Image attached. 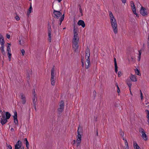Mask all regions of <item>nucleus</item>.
Returning a JSON list of instances; mask_svg holds the SVG:
<instances>
[{
    "label": "nucleus",
    "instance_id": "obj_33",
    "mask_svg": "<svg viewBox=\"0 0 149 149\" xmlns=\"http://www.w3.org/2000/svg\"><path fill=\"white\" fill-rule=\"evenodd\" d=\"M135 71L137 75L140 76L141 75V74L140 73L139 71L136 68L135 69Z\"/></svg>",
    "mask_w": 149,
    "mask_h": 149
},
{
    "label": "nucleus",
    "instance_id": "obj_50",
    "mask_svg": "<svg viewBox=\"0 0 149 149\" xmlns=\"http://www.w3.org/2000/svg\"><path fill=\"white\" fill-rule=\"evenodd\" d=\"M6 37L8 39H9L10 38V36L8 34H6Z\"/></svg>",
    "mask_w": 149,
    "mask_h": 149
},
{
    "label": "nucleus",
    "instance_id": "obj_25",
    "mask_svg": "<svg viewBox=\"0 0 149 149\" xmlns=\"http://www.w3.org/2000/svg\"><path fill=\"white\" fill-rule=\"evenodd\" d=\"M6 118L8 120L10 118L11 115L10 113L8 112H6Z\"/></svg>",
    "mask_w": 149,
    "mask_h": 149
},
{
    "label": "nucleus",
    "instance_id": "obj_52",
    "mask_svg": "<svg viewBox=\"0 0 149 149\" xmlns=\"http://www.w3.org/2000/svg\"><path fill=\"white\" fill-rule=\"evenodd\" d=\"M15 149H19L21 148H19V147L17 146H15Z\"/></svg>",
    "mask_w": 149,
    "mask_h": 149
},
{
    "label": "nucleus",
    "instance_id": "obj_11",
    "mask_svg": "<svg viewBox=\"0 0 149 149\" xmlns=\"http://www.w3.org/2000/svg\"><path fill=\"white\" fill-rule=\"evenodd\" d=\"M14 115L13 116L14 119V122L16 125L18 124L17 119V114L16 112H14Z\"/></svg>",
    "mask_w": 149,
    "mask_h": 149
},
{
    "label": "nucleus",
    "instance_id": "obj_19",
    "mask_svg": "<svg viewBox=\"0 0 149 149\" xmlns=\"http://www.w3.org/2000/svg\"><path fill=\"white\" fill-rule=\"evenodd\" d=\"M130 78L131 81H137L135 76L133 75H131Z\"/></svg>",
    "mask_w": 149,
    "mask_h": 149
},
{
    "label": "nucleus",
    "instance_id": "obj_18",
    "mask_svg": "<svg viewBox=\"0 0 149 149\" xmlns=\"http://www.w3.org/2000/svg\"><path fill=\"white\" fill-rule=\"evenodd\" d=\"M114 65L115 68V72L117 73L118 72V66L117 65L116 59L115 58H114Z\"/></svg>",
    "mask_w": 149,
    "mask_h": 149
},
{
    "label": "nucleus",
    "instance_id": "obj_51",
    "mask_svg": "<svg viewBox=\"0 0 149 149\" xmlns=\"http://www.w3.org/2000/svg\"><path fill=\"white\" fill-rule=\"evenodd\" d=\"M95 133L96 134V135L97 136H98V129H96L95 131Z\"/></svg>",
    "mask_w": 149,
    "mask_h": 149
},
{
    "label": "nucleus",
    "instance_id": "obj_47",
    "mask_svg": "<svg viewBox=\"0 0 149 149\" xmlns=\"http://www.w3.org/2000/svg\"><path fill=\"white\" fill-rule=\"evenodd\" d=\"M125 143L126 146H128V143L126 140H125Z\"/></svg>",
    "mask_w": 149,
    "mask_h": 149
},
{
    "label": "nucleus",
    "instance_id": "obj_24",
    "mask_svg": "<svg viewBox=\"0 0 149 149\" xmlns=\"http://www.w3.org/2000/svg\"><path fill=\"white\" fill-rule=\"evenodd\" d=\"M32 10V8L31 6V3L30 6L28 10V11H27V15H29V14L31 13V10Z\"/></svg>",
    "mask_w": 149,
    "mask_h": 149
},
{
    "label": "nucleus",
    "instance_id": "obj_8",
    "mask_svg": "<svg viewBox=\"0 0 149 149\" xmlns=\"http://www.w3.org/2000/svg\"><path fill=\"white\" fill-rule=\"evenodd\" d=\"M78 42H73L72 47L74 51L75 52H77L78 50Z\"/></svg>",
    "mask_w": 149,
    "mask_h": 149
},
{
    "label": "nucleus",
    "instance_id": "obj_34",
    "mask_svg": "<svg viewBox=\"0 0 149 149\" xmlns=\"http://www.w3.org/2000/svg\"><path fill=\"white\" fill-rule=\"evenodd\" d=\"M120 135L121 136H123L124 135V133L121 130V129H120V133H119Z\"/></svg>",
    "mask_w": 149,
    "mask_h": 149
},
{
    "label": "nucleus",
    "instance_id": "obj_61",
    "mask_svg": "<svg viewBox=\"0 0 149 149\" xmlns=\"http://www.w3.org/2000/svg\"><path fill=\"white\" fill-rule=\"evenodd\" d=\"M93 93H94V94H95H95H96V92L95 90L93 91Z\"/></svg>",
    "mask_w": 149,
    "mask_h": 149
},
{
    "label": "nucleus",
    "instance_id": "obj_2",
    "mask_svg": "<svg viewBox=\"0 0 149 149\" xmlns=\"http://www.w3.org/2000/svg\"><path fill=\"white\" fill-rule=\"evenodd\" d=\"M82 130L81 128H80L79 127H78V129L77 131V138L76 142L77 143V147H78L80 145V143L81 142V135L80 133H82Z\"/></svg>",
    "mask_w": 149,
    "mask_h": 149
},
{
    "label": "nucleus",
    "instance_id": "obj_10",
    "mask_svg": "<svg viewBox=\"0 0 149 149\" xmlns=\"http://www.w3.org/2000/svg\"><path fill=\"white\" fill-rule=\"evenodd\" d=\"M22 100V102L23 104H24L26 102V97L22 93H21L19 95Z\"/></svg>",
    "mask_w": 149,
    "mask_h": 149
},
{
    "label": "nucleus",
    "instance_id": "obj_37",
    "mask_svg": "<svg viewBox=\"0 0 149 149\" xmlns=\"http://www.w3.org/2000/svg\"><path fill=\"white\" fill-rule=\"evenodd\" d=\"M6 146L7 147V149H12V147L11 146L8 145L7 143L6 144Z\"/></svg>",
    "mask_w": 149,
    "mask_h": 149
},
{
    "label": "nucleus",
    "instance_id": "obj_59",
    "mask_svg": "<svg viewBox=\"0 0 149 149\" xmlns=\"http://www.w3.org/2000/svg\"><path fill=\"white\" fill-rule=\"evenodd\" d=\"M126 147L125 148V149H129L128 146H126Z\"/></svg>",
    "mask_w": 149,
    "mask_h": 149
},
{
    "label": "nucleus",
    "instance_id": "obj_26",
    "mask_svg": "<svg viewBox=\"0 0 149 149\" xmlns=\"http://www.w3.org/2000/svg\"><path fill=\"white\" fill-rule=\"evenodd\" d=\"M8 45L7 46V51L8 52V53H9L10 52H11V50H10V44L8 43Z\"/></svg>",
    "mask_w": 149,
    "mask_h": 149
},
{
    "label": "nucleus",
    "instance_id": "obj_4",
    "mask_svg": "<svg viewBox=\"0 0 149 149\" xmlns=\"http://www.w3.org/2000/svg\"><path fill=\"white\" fill-rule=\"evenodd\" d=\"M139 131L142 134V136L143 139L145 141L147 140L148 139V138L146 134V132L144 130L143 128H140L139 129Z\"/></svg>",
    "mask_w": 149,
    "mask_h": 149
},
{
    "label": "nucleus",
    "instance_id": "obj_44",
    "mask_svg": "<svg viewBox=\"0 0 149 149\" xmlns=\"http://www.w3.org/2000/svg\"><path fill=\"white\" fill-rule=\"evenodd\" d=\"M21 52L22 54V56H24V53H25V51L24 49H22L21 50Z\"/></svg>",
    "mask_w": 149,
    "mask_h": 149
},
{
    "label": "nucleus",
    "instance_id": "obj_21",
    "mask_svg": "<svg viewBox=\"0 0 149 149\" xmlns=\"http://www.w3.org/2000/svg\"><path fill=\"white\" fill-rule=\"evenodd\" d=\"M126 83H127V84L128 85V86L130 88H130L132 84L131 83V81H130V79H127V80Z\"/></svg>",
    "mask_w": 149,
    "mask_h": 149
},
{
    "label": "nucleus",
    "instance_id": "obj_28",
    "mask_svg": "<svg viewBox=\"0 0 149 149\" xmlns=\"http://www.w3.org/2000/svg\"><path fill=\"white\" fill-rule=\"evenodd\" d=\"M79 41V38L77 36H74L73 41V42H78Z\"/></svg>",
    "mask_w": 149,
    "mask_h": 149
},
{
    "label": "nucleus",
    "instance_id": "obj_55",
    "mask_svg": "<svg viewBox=\"0 0 149 149\" xmlns=\"http://www.w3.org/2000/svg\"><path fill=\"white\" fill-rule=\"evenodd\" d=\"M122 2L123 3H125L126 2V0H121Z\"/></svg>",
    "mask_w": 149,
    "mask_h": 149
},
{
    "label": "nucleus",
    "instance_id": "obj_48",
    "mask_svg": "<svg viewBox=\"0 0 149 149\" xmlns=\"http://www.w3.org/2000/svg\"><path fill=\"white\" fill-rule=\"evenodd\" d=\"M48 39L49 42H51L52 37H49Z\"/></svg>",
    "mask_w": 149,
    "mask_h": 149
},
{
    "label": "nucleus",
    "instance_id": "obj_5",
    "mask_svg": "<svg viewBox=\"0 0 149 149\" xmlns=\"http://www.w3.org/2000/svg\"><path fill=\"white\" fill-rule=\"evenodd\" d=\"M8 122V120L6 118L5 115L1 116L0 115V122L2 125Z\"/></svg>",
    "mask_w": 149,
    "mask_h": 149
},
{
    "label": "nucleus",
    "instance_id": "obj_6",
    "mask_svg": "<svg viewBox=\"0 0 149 149\" xmlns=\"http://www.w3.org/2000/svg\"><path fill=\"white\" fill-rule=\"evenodd\" d=\"M33 106L36 108V102L37 100V96L35 94V91L34 90V91L33 93Z\"/></svg>",
    "mask_w": 149,
    "mask_h": 149
},
{
    "label": "nucleus",
    "instance_id": "obj_54",
    "mask_svg": "<svg viewBox=\"0 0 149 149\" xmlns=\"http://www.w3.org/2000/svg\"><path fill=\"white\" fill-rule=\"evenodd\" d=\"M75 142H76L75 140H73L72 141V142L73 145L75 143Z\"/></svg>",
    "mask_w": 149,
    "mask_h": 149
},
{
    "label": "nucleus",
    "instance_id": "obj_22",
    "mask_svg": "<svg viewBox=\"0 0 149 149\" xmlns=\"http://www.w3.org/2000/svg\"><path fill=\"white\" fill-rule=\"evenodd\" d=\"M77 29H76L75 26L74 25V28H73V32H74V36H77L78 34L77 32Z\"/></svg>",
    "mask_w": 149,
    "mask_h": 149
},
{
    "label": "nucleus",
    "instance_id": "obj_1",
    "mask_svg": "<svg viewBox=\"0 0 149 149\" xmlns=\"http://www.w3.org/2000/svg\"><path fill=\"white\" fill-rule=\"evenodd\" d=\"M109 13L110 18V23L113 28V31L115 34H116L118 33V29L116 20L111 11H109Z\"/></svg>",
    "mask_w": 149,
    "mask_h": 149
},
{
    "label": "nucleus",
    "instance_id": "obj_20",
    "mask_svg": "<svg viewBox=\"0 0 149 149\" xmlns=\"http://www.w3.org/2000/svg\"><path fill=\"white\" fill-rule=\"evenodd\" d=\"M133 146L134 149H140V147L135 142L133 143Z\"/></svg>",
    "mask_w": 149,
    "mask_h": 149
},
{
    "label": "nucleus",
    "instance_id": "obj_35",
    "mask_svg": "<svg viewBox=\"0 0 149 149\" xmlns=\"http://www.w3.org/2000/svg\"><path fill=\"white\" fill-rule=\"evenodd\" d=\"M55 70L54 67L51 70V75H54V72Z\"/></svg>",
    "mask_w": 149,
    "mask_h": 149
},
{
    "label": "nucleus",
    "instance_id": "obj_58",
    "mask_svg": "<svg viewBox=\"0 0 149 149\" xmlns=\"http://www.w3.org/2000/svg\"><path fill=\"white\" fill-rule=\"evenodd\" d=\"M133 3V4H132V6H133V5H134V3L133 2V1H131V5H132V3Z\"/></svg>",
    "mask_w": 149,
    "mask_h": 149
},
{
    "label": "nucleus",
    "instance_id": "obj_3",
    "mask_svg": "<svg viewBox=\"0 0 149 149\" xmlns=\"http://www.w3.org/2000/svg\"><path fill=\"white\" fill-rule=\"evenodd\" d=\"M64 101L61 100L59 103V107L58 109V111L59 114L61 113L64 110Z\"/></svg>",
    "mask_w": 149,
    "mask_h": 149
},
{
    "label": "nucleus",
    "instance_id": "obj_53",
    "mask_svg": "<svg viewBox=\"0 0 149 149\" xmlns=\"http://www.w3.org/2000/svg\"><path fill=\"white\" fill-rule=\"evenodd\" d=\"M117 92L119 93L120 91V89L118 86L117 87Z\"/></svg>",
    "mask_w": 149,
    "mask_h": 149
},
{
    "label": "nucleus",
    "instance_id": "obj_9",
    "mask_svg": "<svg viewBox=\"0 0 149 149\" xmlns=\"http://www.w3.org/2000/svg\"><path fill=\"white\" fill-rule=\"evenodd\" d=\"M146 9L143 7H141L140 10V13L143 16H146L148 15Z\"/></svg>",
    "mask_w": 149,
    "mask_h": 149
},
{
    "label": "nucleus",
    "instance_id": "obj_62",
    "mask_svg": "<svg viewBox=\"0 0 149 149\" xmlns=\"http://www.w3.org/2000/svg\"><path fill=\"white\" fill-rule=\"evenodd\" d=\"M148 41L147 42L149 43V35H148Z\"/></svg>",
    "mask_w": 149,
    "mask_h": 149
},
{
    "label": "nucleus",
    "instance_id": "obj_46",
    "mask_svg": "<svg viewBox=\"0 0 149 149\" xmlns=\"http://www.w3.org/2000/svg\"><path fill=\"white\" fill-rule=\"evenodd\" d=\"M15 19L17 21H19L20 19L19 17L17 16L15 17Z\"/></svg>",
    "mask_w": 149,
    "mask_h": 149
},
{
    "label": "nucleus",
    "instance_id": "obj_42",
    "mask_svg": "<svg viewBox=\"0 0 149 149\" xmlns=\"http://www.w3.org/2000/svg\"><path fill=\"white\" fill-rule=\"evenodd\" d=\"M79 6H80V7L79 8V11H80V13L81 14V15H82L83 14H82V9L81 8V7L80 5Z\"/></svg>",
    "mask_w": 149,
    "mask_h": 149
},
{
    "label": "nucleus",
    "instance_id": "obj_17",
    "mask_svg": "<svg viewBox=\"0 0 149 149\" xmlns=\"http://www.w3.org/2000/svg\"><path fill=\"white\" fill-rule=\"evenodd\" d=\"M131 7L132 8V11L134 14L136 15L137 17H139V16L138 15V14H137L136 13V10L135 6V5H134L133 6H132V5H131Z\"/></svg>",
    "mask_w": 149,
    "mask_h": 149
},
{
    "label": "nucleus",
    "instance_id": "obj_27",
    "mask_svg": "<svg viewBox=\"0 0 149 149\" xmlns=\"http://www.w3.org/2000/svg\"><path fill=\"white\" fill-rule=\"evenodd\" d=\"M145 112L147 113V117L148 118L147 122L149 124V111L148 110H146Z\"/></svg>",
    "mask_w": 149,
    "mask_h": 149
},
{
    "label": "nucleus",
    "instance_id": "obj_41",
    "mask_svg": "<svg viewBox=\"0 0 149 149\" xmlns=\"http://www.w3.org/2000/svg\"><path fill=\"white\" fill-rule=\"evenodd\" d=\"M54 22L55 20L54 19H53L52 24L54 28L55 27V24H54Z\"/></svg>",
    "mask_w": 149,
    "mask_h": 149
},
{
    "label": "nucleus",
    "instance_id": "obj_43",
    "mask_svg": "<svg viewBox=\"0 0 149 149\" xmlns=\"http://www.w3.org/2000/svg\"><path fill=\"white\" fill-rule=\"evenodd\" d=\"M122 75V73L120 71H119L118 73V75L119 77H120Z\"/></svg>",
    "mask_w": 149,
    "mask_h": 149
},
{
    "label": "nucleus",
    "instance_id": "obj_56",
    "mask_svg": "<svg viewBox=\"0 0 149 149\" xmlns=\"http://www.w3.org/2000/svg\"><path fill=\"white\" fill-rule=\"evenodd\" d=\"M27 141H28L27 140V139L26 138H25L24 139V142H27Z\"/></svg>",
    "mask_w": 149,
    "mask_h": 149
},
{
    "label": "nucleus",
    "instance_id": "obj_40",
    "mask_svg": "<svg viewBox=\"0 0 149 149\" xmlns=\"http://www.w3.org/2000/svg\"><path fill=\"white\" fill-rule=\"evenodd\" d=\"M10 52H10L9 53H8V58L9 59L10 61V60L11 57V54Z\"/></svg>",
    "mask_w": 149,
    "mask_h": 149
},
{
    "label": "nucleus",
    "instance_id": "obj_49",
    "mask_svg": "<svg viewBox=\"0 0 149 149\" xmlns=\"http://www.w3.org/2000/svg\"><path fill=\"white\" fill-rule=\"evenodd\" d=\"M81 63H82V66L83 67L84 66V62L83 61V59H81Z\"/></svg>",
    "mask_w": 149,
    "mask_h": 149
},
{
    "label": "nucleus",
    "instance_id": "obj_13",
    "mask_svg": "<svg viewBox=\"0 0 149 149\" xmlns=\"http://www.w3.org/2000/svg\"><path fill=\"white\" fill-rule=\"evenodd\" d=\"M85 57L86 58L87 57L90 56V49L88 47H87L85 51Z\"/></svg>",
    "mask_w": 149,
    "mask_h": 149
},
{
    "label": "nucleus",
    "instance_id": "obj_16",
    "mask_svg": "<svg viewBox=\"0 0 149 149\" xmlns=\"http://www.w3.org/2000/svg\"><path fill=\"white\" fill-rule=\"evenodd\" d=\"M51 84L52 86L55 85V77L54 75H51Z\"/></svg>",
    "mask_w": 149,
    "mask_h": 149
},
{
    "label": "nucleus",
    "instance_id": "obj_39",
    "mask_svg": "<svg viewBox=\"0 0 149 149\" xmlns=\"http://www.w3.org/2000/svg\"><path fill=\"white\" fill-rule=\"evenodd\" d=\"M64 14H63L61 17L60 19L61 20V22H62L64 19Z\"/></svg>",
    "mask_w": 149,
    "mask_h": 149
},
{
    "label": "nucleus",
    "instance_id": "obj_45",
    "mask_svg": "<svg viewBox=\"0 0 149 149\" xmlns=\"http://www.w3.org/2000/svg\"><path fill=\"white\" fill-rule=\"evenodd\" d=\"M140 91V94H141V100L143 99V94L141 92V90Z\"/></svg>",
    "mask_w": 149,
    "mask_h": 149
},
{
    "label": "nucleus",
    "instance_id": "obj_57",
    "mask_svg": "<svg viewBox=\"0 0 149 149\" xmlns=\"http://www.w3.org/2000/svg\"><path fill=\"white\" fill-rule=\"evenodd\" d=\"M48 36L49 37H52L51 33H48Z\"/></svg>",
    "mask_w": 149,
    "mask_h": 149
},
{
    "label": "nucleus",
    "instance_id": "obj_15",
    "mask_svg": "<svg viewBox=\"0 0 149 149\" xmlns=\"http://www.w3.org/2000/svg\"><path fill=\"white\" fill-rule=\"evenodd\" d=\"M4 41L3 37L1 34H0V44L1 46L4 45Z\"/></svg>",
    "mask_w": 149,
    "mask_h": 149
},
{
    "label": "nucleus",
    "instance_id": "obj_64",
    "mask_svg": "<svg viewBox=\"0 0 149 149\" xmlns=\"http://www.w3.org/2000/svg\"><path fill=\"white\" fill-rule=\"evenodd\" d=\"M147 44L148 47L149 48V43L147 42Z\"/></svg>",
    "mask_w": 149,
    "mask_h": 149
},
{
    "label": "nucleus",
    "instance_id": "obj_12",
    "mask_svg": "<svg viewBox=\"0 0 149 149\" xmlns=\"http://www.w3.org/2000/svg\"><path fill=\"white\" fill-rule=\"evenodd\" d=\"M90 57H87L86 58V62L87 64L85 63V68L86 69H87L89 67V65L90 64Z\"/></svg>",
    "mask_w": 149,
    "mask_h": 149
},
{
    "label": "nucleus",
    "instance_id": "obj_31",
    "mask_svg": "<svg viewBox=\"0 0 149 149\" xmlns=\"http://www.w3.org/2000/svg\"><path fill=\"white\" fill-rule=\"evenodd\" d=\"M19 44L22 45L24 44V42L22 38L21 39H20V38H19Z\"/></svg>",
    "mask_w": 149,
    "mask_h": 149
},
{
    "label": "nucleus",
    "instance_id": "obj_23",
    "mask_svg": "<svg viewBox=\"0 0 149 149\" xmlns=\"http://www.w3.org/2000/svg\"><path fill=\"white\" fill-rule=\"evenodd\" d=\"M22 145L21 142L19 141H18L16 143V144L15 145V146L19 147V148H21Z\"/></svg>",
    "mask_w": 149,
    "mask_h": 149
},
{
    "label": "nucleus",
    "instance_id": "obj_29",
    "mask_svg": "<svg viewBox=\"0 0 149 149\" xmlns=\"http://www.w3.org/2000/svg\"><path fill=\"white\" fill-rule=\"evenodd\" d=\"M48 33H51V29L50 25L48 24Z\"/></svg>",
    "mask_w": 149,
    "mask_h": 149
},
{
    "label": "nucleus",
    "instance_id": "obj_38",
    "mask_svg": "<svg viewBox=\"0 0 149 149\" xmlns=\"http://www.w3.org/2000/svg\"><path fill=\"white\" fill-rule=\"evenodd\" d=\"M64 14H63L61 17L60 19L61 20V22H62L64 19Z\"/></svg>",
    "mask_w": 149,
    "mask_h": 149
},
{
    "label": "nucleus",
    "instance_id": "obj_36",
    "mask_svg": "<svg viewBox=\"0 0 149 149\" xmlns=\"http://www.w3.org/2000/svg\"><path fill=\"white\" fill-rule=\"evenodd\" d=\"M25 144L27 149H29V144L28 141H27V142H26Z\"/></svg>",
    "mask_w": 149,
    "mask_h": 149
},
{
    "label": "nucleus",
    "instance_id": "obj_60",
    "mask_svg": "<svg viewBox=\"0 0 149 149\" xmlns=\"http://www.w3.org/2000/svg\"><path fill=\"white\" fill-rule=\"evenodd\" d=\"M60 23L59 24V25H61L62 22H61V20H60Z\"/></svg>",
    "mask_w": 149,
    "mask_h": 149
},
{
    "label": "nucleus",
    "instance_id": "obj_32",
    "mask_svg": "<svg viewBox=\"0 0 149 149\" xmlns=\"http://www.w3.org/2000/svg\"><path fill=\"white\" fill-rule=\"evenodd\" d=\"M4 45H2L1 46V51L2 53L3 54H5V51L4 50Z\"/></svg>",
    "mask_w": 149,
    "mask_h": 149
},
{
    "label": "nucleus",
    "instance_id": "obj_7",
    "mask_svg": "<svg viewBox=\"0 0 149 149\" xmlns=\"http://www.w3.org/2000/svg\"><path fill=\"white\" fill-rule=\"evenodd\" d=\"M53 13L54 15V16L55 18L58 19L61 15V13L58 11H57L55 10H53Z\"/></svg>",
    "mask_w": 149,
    "mask_h": 149
},
{
    "label": "nucleus",
    "instance_id": "obj_14",
    "mask_svg": "<svg viewBox=\"0 0 149 149\" xmlns=\"http://www.w3.org/2000/svg\"><path fill=\"white\" fill-rule=\"evenodd\" d=\"M77 24L79 26H81L83 28H84L85 26V23L82 20H79L77 23Z\"/></svg>",
    "mask_w": 149,
    "mask_h": 149
},
{
    "label": "nucleus",
    "instance_id": "obj_63",
    "mask_svg": "<svg viewBox=\"0 0 149 149\" xmlns=\"http://www.w3.org/2000/svg\"><path fill=\"white\" fill-rule=\"evenodd\" d=\"M115 85L116 86H117V87H118V84L117 83H116V84H115Z\"/></svg>",
    "mask_w": 149,
    "mask_h": 149
},
{
    "label": "nucleus",
    "instance_id": "obj_30",
    "mask_svg": "<svg viewBox=\"0 0 149 149\" xmlns=\"http://www.w3.org/2000/svg\"><path fill=\"white\" fill-rule=\"evenodd\" d=\"M139 56L138 57V61H140L141 58V50H139Z\"/></svg>",
    "mask_w": 149,
    "mask_h": 149
}]
</instances>
